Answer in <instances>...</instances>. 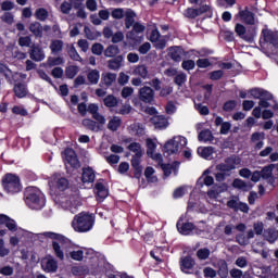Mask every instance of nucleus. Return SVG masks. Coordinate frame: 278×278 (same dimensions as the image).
Masks as SVG:
<instances>
[{
    "mask_svg": "<svg viewBox=\"0 0 278 278\" xmlns=\"http://www.w3.org/2000/svg\"><path fill=\"white\" fill-rule=\"evenodd\" d=\"M25 203L30 210H42L46 205L45 193L36 187L25 189Z\"/></svg>",
    "mask_w": 278,
    "mask_h": 278,
    "instance_id": "f257e3e1",
    "label": "nucleus"
},
{
    "mask_svg": "<svg viewBox=\"0 0 278 278\" xmlns=\"http://www.w3.org/2000/svg\"><path fill=\"white\" fill-rule=\"evenodd\" d=\"M39 236H43L45 238H50L52 241V249L55 257L61 262H64V249L66 244H68V239L61 233L46 231L43 233H39Z\"/></svg>",
    "mask_w": 278,
    "mask_h": 278,
    "instance_id": "f03ea898",
    "label": "nucleus"
},
{
    "mask_svg": "<svg viewBox=\"0 0 278 278\" xmlns=\"http://www.w3.org/2000/svg\"><path fill=\"white\" fill-rule=\"evenodd\" d=\"M72 227L78 233H86L94 227V217L88 213H79L72 220Z\"/></svg>",
    "mask_w": 278,
    "mask_h": 278,
    "instance_id": "7ed1b4c3",
    "label": "nucleus"
},
{
    "mask_svg": "<svg viewBox=\"0 0 278 278\" xmlns=\"http://www.w3.org/2000/svg\"><path fill=\"white\" fill-rule=\"evenodd\" d=\"M128 149L131 153H135L131 159V166L135 168V177L140 179V175H142V165H140L143 155L142 146L138 142H131Z\"/></svg>",
    "mask_w": 278,
    "mask_h": 278,
    "instance_id": "20e7f679",
    "label": "nucleus"
},
{
    "mask_svg": "<svg viewBox=\"0 0 278 278\" xmlns=\"http://www.w3.org/2000/svg\"><path fill=\"white\" fill-rule=\"evenodd\" d=\"M2 188L7 194H18L23 190L21 178L15 174H7L2 178Z\"/></svg>",
    "mask_w": 278,
    "mask_h": 278,
    "instance_id": "39448f33",
    "label": "nucleus"
},
{
    "mask_svg": "<svg viewBox=\"0 0 278 278\" xmlns=\"http://www.w3.org/2000/svg\"><path fill=\"white\" fill-rule=\"evenodd\" d=\"M187 144L188 139H186V137L176 136L165 143L164 152L167 153V155H174L175 153H179Z\"/></svg>",
    "mask_w": 278,
    "mask_h": 278,
    "instance_id": "423d86ee",
    "label": "nucleus"
},
{
    "mask_svg": "<svg viewBox=\"0 0 278 278\" xmlns=\"http://www.w3.org/2000/svg\"><path fill=\"white\" fill-rule=\"evenodd\" d=\"M54 201L59 207H62L63 210H70L72 214L77 212V205H79V202L75 200V197L66 195L64 193L56 195Z\"/></svg>",
    "mask_w": 278,
    "mask_h": 278,
    "instance_id": "0eeeda50",
    "label": "nucleus"
},
{
    "mask_svg": "<svg viewBox=\"0 0 278 278\" xmlns=\"http://www.w3.org/2000/svg\"><path fill=\"white\" fill-rule=\"evenodd\" d=\"M49 186L51 192L60 194V192L68 189V179L60 174H54L49 180Z\"/></svg>",
    "mask_w": 278,
    "mask_h": 278,
    "instance_id": "6e6552de",
    "label": "nucleus"
},
{
    "mask_svg": "<svg viewBox=\"0 0 278 278\" xmlns=\"http://www.w3.org/2000/svg\"><path fill=\"white\" fill-rule=\"evenodd\" d=\"M262 40L269 45V49H271V53L274 55L278 54V35L277 33L268 29L266 26L262 30Z\"/></svg>",
    "mask_w": 278,
    "mask_h": 278,
    "instance_id": "1a4fd4ad",
    "label": "nucleus"
},
{
    "mask_svg": "<svg viewBox=\"0 0 278 278\" xmlns=\"http://www.w3.org/2000/svg\"><path fill=\"white\" fill-rule=\"evenodd\" d=\"M235 21H240L245 25H255L257 23L255 13L251 12L248 7L239 9V12L235 15Z\"/></svg>",
    "mask_w": 278,
    "mask_h": 278,
    "instance_id": "9d476101",
    "label": "nucleus"
},
{
    "mask_svg": "<svg viewBox=\"0 0 278 278\" xmlns=\"http://www.w3.org/2000/svg\"><path fill=\"white\" fill-rule=\"evenodd\" d=\"M235 31L247 42H253V39L257 36L256 28H249L247 30V27H244L242 24H236Z\"/></svg>",
    "mask_w": 278,
    "mask_h": 278,
    "instance_id": "9b49d317",
    "label": "nucleus"
},
{
    "mask_svg": "<svg viewBox=\"0 0 278 278\" xmlns=\"http://www.w3.org/2000/svg\"><path fill=\"white\" fill-rule=\"evenodd\" d=\"M146 144H147V149H148L147 150L148 155L155 162L162 163L164 161L162 157V154L155 152L157 149V143H155V140L148 138L146 140Z\"/></svg>",
    "mask_w": 278,
    "mask_h": 278,
    "instance_id": "f8f14e48",
    "label": "nucleus"
},
{
    "mask_svg": "<svg viewBox=\"0 0 278 278\" xmlns=\"http://www.w3.org/2000/svg\"><path fill=\"white\" fill-rule=\"evenodd\" d=\"M38 236L40 235H36L25 229L18 228V230L16 231V237H11L10 242L13 247H16L21 242L18 238H25L26 240H34L35 238H38Z\"/></svg>",
    "mask_w": 278,
    "mask_h": 278,
    "instance_id": "ddd939ff",
    "label": "nucleus"
},
{
    "mask_svg": "<svg viewBox=\"0 0 278 278\" xmlns=\"http://www.w3.org/2000/svg\"><path fill=\"white\" fill-rule=\"evenodd\" d=\"M150 42L154 45L155 49H166V39L162 37L157 28L151 31Z\"/></svg>",
    "mask_w": 278,
    "mask_h": 278,
    "instance_id": "4468645a",
    "label": "nucleus"
},
{
    "mask_svg": "<svg viewBox=\"0 0 278 278\" xmlns=\"http://www.w3.org/2000/svg\"><path fill=\"white\" fill-rule=\"evenodd\" d=\"M41 268L45 273H58V261L48 256L41 261Z\"/></svg>",
    "mask_w": 278,
    "mask_h": 278,
    "instance_id": "2eb2a0df",
    "label": "nucleus"
},
{
    "mask_svg": "<svg viewBox=\"0 0 278 278\" xmlns=\"http://www.w3.org/2000/svg\"><path fill=\"white\" fill-rule=\"evenodd\" d=\"M29 58L34 62H42L47 54H45V50L40 46L33 45L29 50Z\"/></svg>",
    "mask_w": 278,
    "mask_h": 278,
    "instance_id": "dca6fc26",
    "label": "nucleus"
},
{
    "mask_svg": "<svg viewBox=\"0 0 278 278\" xmlns=\"http://www.w3.org/2000/svg\"><path fill=\"white\" fill-rule=\"evenodd\" d=\"M65 162L70 164L73 168H79V161L77 160V154L74 149L67 148L64 151Z\"/></svg>",
    "mask_w": 278,
    "mask_h": 278,
    "instance_id": "f3484780",
    "label": "nucleus"
},
{
    "mask_svg": "<svg viewBox=\"0 0 278 278\" xmlns=\"http://www.w3.org/2000/svg\"><path fill=\"white\" fill-rule=\"evenodd\" d=\"M155 98V93L151 87H142L139 89V99L143 101V103H151Z\"/></svg>",
    "mask_w": 278,
    "mask_h": 278,
    "instance_id": "a211bd4d",
    "label": "nucleus"
},
{
    "mask_svg": "<svg viewBox=\"0 0 278 278\" xmlns=\"http://www.w3.org/2000/svg\"><path fill=\"white\" fill-rule=\"evenodd\" d=\"M227 191V185L213 186L206 193L207 200L216 201L223 192Z\"/></svg>",
    "mask_w": 278,
    "mask_h": 278,
    "instance_id": "6ab92c4d",
    "label": "nucleus"
},
{
    "mask_svg": "<svg viewBox=\"0 0 278 278\" xmlns=\"http://www.w3.org/2000/svg\"><path fill=\"white\" fill-rule=\"evenodd\" d=\"M150 121L155 129H166L168 127V119L164 115H154Z\"/></svg>",
    "mask_w": 278,
    "mask_h": 278,
    "instance_id": "aec40b11",
    "label": "nucleus"
},
{
    "mask_svg": "<svg viewBox=\"0 0 278 278\" xmlns=\"http://www.w3.org/2000/svg\"><path fill=\"white\" fill-rule=\"evenodd\" d=\"M0 225H5L9 231H18L16 222L4 214H0Z\"/></svg>",
    "mask_w": 278,
    "mask_h": 278,
    "instance_id": "412c9836",
    "label": "nucleus"
},
{
    "mask_svg": "<svg viewBox=\"0 0 278 278\" xmlns=\"http://www.w3.org/2000/svg\"><path fill=\"white\" fill-rule=\"evenodd\" d=\"M250 94L251 97H253V99H267L270 100L273 99V93L264 90V89H260V88H254L250 90Z\"/></svg>",
    "mask_w": 278,
    "mask_h": 278,
    "instance_id": "4be33fe9",
    "label": "nucleus"
},
{
    "mask_svg": "<svg viewBox=\"0 0 278 278\" xmlns=\"http://www.w3.org/2000/svg\"><path fill=\"white\" fill-rule=\"evenodd\" d=\"M168 55L174 60V62H181L185 52L180 47H172L168 49Z\"/></svg>",
    "mask_w": 278,
    "mask_h": 278,
    "instance_id": "5701e85b",
    "label": "nucleus"
},
{
    "mask_svg": "<svg viewBox=\"0 0 278 278\" xmlns=\"http://www.w3.org/2000/svg\"><path fill=\"white\" fill-rule=\"evenodd\" d=\"M176 227L182 236H190V231L194 229V225L192 223H181V219L178 220Z\"/></svg>",
    "mask_w": 278,
    "mask_h": 278,
    "instance_id": "b1692460",
    "label": "nucleus"
},
{
    "mask_svg": "<svg viewBox=\"0 0 278 278\" xmlns=\"http://www.w3.org/2000/svg\"><path fill=\"white\" fill-rule=\"evenodd\" d=\"M96 174L91 167L83 168L81 181L83 184H92L94 181Z\"/></svg>",
    "mask_w": 278,
    "mask_h": 278,
    "instance_id": "393cba45",
    "label": "nucleus"
},
{
    "mask_svg": "<svg viewBox=\"0 0 278 278\" xmlns=\"http://www.w3.org/2000/svg\"><path fill=\"white\" fill-rule=\"evenodd\" d=\"M124 16L126 29H131V27L136 25V12H134L131 9H127Z\"/></svg>",
    "mask_w": 278,
    "mask_h": 278,
    "instance_id": "a878e982",
    "label": "nucleus"
},
{
    "mask_svg": "<svg viewBox=\"0 0 278 278\" xmlns=\"http://www.w3.org/2000/svg\"><path fill=\"white\" fill-rule=\"evenodd\" d=\"M83 126L86 127V129H89V131H93L94 134H99L101 131V125L99 123L90 119V118H85L83 119Z\"/></svg>",
    "mask_w": 278,
    "mask_h": 278,
    "instance_id": "bb28decb",
    "label": "nucleus"
},
{
    "mask_svg": "<svg viewBox=\"0 0 278 278\" xmlns=\"http://www.w3.org/2000/svg\"><path fill=\"white\" fill-rule=\"evenodd\" d=\"M96 194L98 197V201H103L109 193L108 188H105V185L103 182H97L94 186Z\"/></svg>",
    "mask_w": 278,
    "mask_h": 278,
    "instance_id": "cd10ccee",
    "label": "nucleus"
},
{
    "mask_svg": "<svg viewBox=\"0 0 278 278\" xmlns=\"http://www.w3.org/2000/svg\"><path fill=\"white\" fill-rule=\"evenodd\" d=\"M263 238H264V240L269 242V244H275L276 240H278L277 230H275L273 228L265 229L263 232Z\"/></svg>",
    "mask_w": 278,
    "mask_h": 278,
    "instance_id": "c85d7f7f",
    "label": "nucleus"
},
{
    "mask_svg": "<svg viewBox=\"0 0 278 278\" xmlns=\"http://www.w3.org/2000/svg\"><path fill=\"white\" fill-rule=\"evenodd\" d=\"M121 125H123V121L119 116L110 117L109 123L106 125L110 131H118L121 129Z\"/></svg>",
    "mask_w": 278,
    "mask_h": 278,
    "instance_id": "c756f323",
    "label": "nucleus"
},
{
    "mask_svg": "<svg viewBox=\"0 0 278 278\" xmlns=\"http://www.w3.org/2000/svg\"><path fill=\"white\" fill-rule=\"evenodd\" d=\"M132 73L134 75L141 77V79H149V77H151L149 74V67H147V65H137Z\"/></svg>",
    "mask_w": 278,
    "mask_h": 278,
    "instance_id": "7c9ffc66",
    "label": "nucleus"
},
{
    "mask_svg": "<svg viewBox=\"0 0 278 278\" xmlns=\"http://www.w3.org/2000/svg\"><path fill=\"white\" fill-rule=\"evenodd\" d=\"M198 154L200 157L204 160H212V155H214V148L213 147H200L198 148Z\"/></svg>",
    "mask_w": 278,
    "mask_h": 278,
    "instance_id": "2f4dec72",
    "label": "nucleus"
},
{
    "mask_svg": "<svg viewBox=\"0 0 278 278\" xmlns=\"http://www.w3.org/2000/svg\"><path fill=\"white\" fill-rule=\"evenodd\" d=\"M193 266H194V261L192 260V257L186 256V257L181 258L180 268H181L182 273H188V270H191V268H193Z\"/></svg>",
    "mask_w": 278,
    "mask_h": 278,
    "instance_id": "473e14b6",
    "label": "nucleus"
},
{
    "mask_svg": "<svg viewBox=\"0 0 278 278\" xmlns=\"http://www.w3.org/2000/svg\"><path fill=\"white\" fill-rule=\"evenodd\" d=\"M14 92L18 99H24V97H27V85L23 83L16 84L14 86Z\"/></svg>",
    "mask_w": 278,
    "mask_h": 278,
    "instance_id": "72a5a7b5",
    "label": "nucleus"
},
{
    "mask_svg": "<svg viewBox=\"0 0 278 278\" xmlns=\"http://www.w3.org/2000/svg\"><path fill=\"white\" fill-rule=\"evenodd\" d=\"M198 139L200 142H214V135L212 134V130L204 129L200 131Z\"/></svg>",
    "mask_w": 278,
    "mask_h": 278,
    "instance_id": "f704fd0d",
    "label": "nucleus"
},
{
    "mask_svg": "<svg viewBox=\"0 0 278 278\" xmlns=\"http://www.w3.org/2000/svg\"><path fill=\"white\" fill-rule=\"evenodd\" d=\"M108 66L111 71H118L121 66H123V55H118L113 60H109Z\"/></svg>",
    "mask_w": 278,
    "mask_h": 278,
    "instance_id": "c9c22d12",
    "label": "nucleus"
},
{
    "mask_svg": "<svg viewBox=\"0 0 278 278\" xmlns=\"http://www.w3.org/2000/svg\"><path fill=\"white\" fill-rule=\"evenodd\" d=\"M217 275L220 278H227L229 277V266L227 265V262L225 261H219L218 262V271Z\"/></svg>",
    "mask_w": 278,
    "mask_h": 278,
    "instance_id": "e433bc0d",
    "label": "nucleus"
},
{
    "mask_svg": "<svg viewBox=\"0 0 278 278\" xmlns=\"http://www.w3.org/2000/svg\"><path fill=\"white\" fill-rule=\"evenodd\" d=\"M61 64H64V59H62V56H49L46 62V66H49V68L61 66Z\"/></svg>",
    "mask_w": 278,
    "mask_h": 278,
    "instance_id": "4c0bfd02",
    "label": "nucleus"
},
{
    "mask_svg": "<svg viewBox=\"0 0 278 278\" xmlns=\"http://www.w3.org/2000/svg\"><path fill=\"white\" fill-rule=\"evenodd\" d=\"M29 31H31L36 38H42V25L40 23H31L29 26Z\"/></svg>",
    "mask_w": 278,
    "mask_h": 278,
    "instance_id": "58836bf2",
    "label": "nucleus"
},
{
    "mask_svg": "<svg viewBox=\"0 0 278 278\" xmlns=\"http://www.w3.org/2000/svg\"><path fill=\"white\" fill-rule=\"evenodd\" d=\"M51 53L56 55V53H62V49H64V42L62 40H53L50 43Z\"/></svg>",
    "mask_w": 278,
    "mask_h": 278,
    "instance_id": "ea45409f",
    "label": "nucleus"
},
{
    "mask_svg": "<svg viewBox=\"0 0 278 278\" xmlns=\"http://www.w3.org/2000/svg\"><path fill=\"white\" fill-rule=\"evenodd\" d=\"M232 187L237 188L238 190H243V192H249V189L251 188L249 184L240 178L233 180Z\"/></svg>",
    "mask_w": 278,
    "mask_h": 278,
    "instance_id": "a19ab883",
    "label": "nucleus"
},
{
    "mask_svg": "<svg viewBox=\"0 0 278 278\" xmlns=\"http://www.w3.org/2000/svg\"><path fill=\"white\" fill-rule=\"evenodd\" d=\"M0 74L4 75L7 81L9 84H12V77H14V74L12 73V70H9L5 64L0 63Z\"/></svg>",
    "mask_w": 278,
    "mask_h": 278,
    "instance_id": "79ce46f5",
    "label": "nucleus"
},
{
    "mask_svg": "<svg viewBox=\"0 0 278 278\" xmlns=\"http://www.w3.org/2000/svg\"><path fill=\"white\" fill-rule=\"evenodd\" d=\"M144 177L150 184H155L157 181V177L155 176V169L153 167H147L144 170Z\"/></svg>",
    "mask_w": 278,
    "mask_h": 278,
    "instance_id": "37998d69",
    "label": "nucleus"
},
{
    "mask_svg": "<svg viewBox=\"0 0 278 278\" xmlns=\"http://www.w3.org/2000/svg\"><path fill=\"white\" fill-rule=\"evenodd\" d=\"M127 38L131 40V42H135V45H140L144 40V35H140L138 33L129 31L127 34Z\"/></svg>",
    "mask_w": 278,
    "mask_h": 278,
    "instance_id": "c03bdc74",
    "label": "nucleus"
},
{
    "mask_svg": "<svg viewBox=\"0 0 278 278\" xmlns=\"http://www.w3.org/2000/svg\"><path fill=\"white\" fill-rule=\"evenodd\" d=\"M101 78V74L98 70H92L88 73L87 79L90 84H99V79Z\"/></svg>",
    "mask_w": 278,
    "mask_h": 278,
    "instance_id": "a18cd8bd",
    "label": "nucleus"
},
{
    "mask_svg": "<svg viewBox=\"0 0 278 278\" xmlns=\"http://www.w3.org/2000/svg\"><path fill=\"white\" fill-rule=\"evenodd\" d=\"M67 53L71 60H74V62H84V60L81 59V55H79V52H77V49L75 48V46L72 45Z\"/></svg>",
    "mask_w": 278,
    "mask_h": 278,
    "instance_id": "49530a36",
    "label": "nucleus"
},
{
    "mask_svg": "<svg viewBox=\"0 0 278 278\" xmlns=\"http://www.w3.org/2000/svg\"><path fill=\"white\" fill-rule=\"evenodd\" d=\"M102 81L105 86H112V84L116 81V74H114V73L103 74Z\"/></svg>",
    "mask_w": 278,
    "mask_h": 278,
    "instance_id": "de8ad7c7",
    "label": "nucleus"
},
{
    "mask_svg": "<svg viewBox=\"0 0 278 278\" xmlns=\"http://www.w3.org/2000/svg\"><path fill=\"white\" fill-rule=\"evenodd\" d=\"M84 33L88 40H97V38H99V31H97L88 26H85Z\"/></svg>",
    "mask_w": 278,
    "mask_h": 278,
    "instance_id": "09e8293b",
    "label": "nucleus"
},
{
    "mask_svg": "<svg viewBox=\"0 0 278 278\" xmlns=\"http://www.w3.org/2000/svg\"><path fill=\"white\" fill-rule=\"evenodd\" d=\"M79 73V67L76 65H70L65 70V75L68 79H74V77Z\"/></svg>",
    "mask_w": 278,
    "mask_h": 278,
    "instance_id": "8fccbe9b",
    "label": "nucleus"
},
{
    "mask_svg": "<svg viewBox=\"0 0 278 278\" xmlns=\"http://www.w3.org/2000/svg\"><path fill=\"white\" fill-rule=\"evenodd\" d=\"M275 168V165H268L265 166L261 172V177L263 179H270V177H273V169Z\"/></svg>",
    "mask_w": 278,
    "mask_h": 278,
    "instance_id": "3c124183",
    "label": "nucleus"
},
{
    "mask_svg": "<svg viewBox=\"0 0 278 278\" xmlns=\"http://www.w3.org/2000/svg\"><path fill=\"white\" fill-rule=\"evenodd\" d=\"M182 15L185 16V18H197V16H199V11L194 8H188L182 11Z\"/></svg>",
    "mask_w": 278,
    "mask_h": 278,
    "instance_id": "603ef678",
    "label": "nucleus"
},
{
    "mask_svg": "<svg viewBox=\"0 0 278 278\" xmlns=\"http://www.w3.org/2000/svg\"><path fill=\"white\" fill-rule=\"evenodd\" d=\"M211 253H212V251H210V249L202 248V249L197 251V257L202 260V261H205V260L210 258Z\"/></svg>",
    "mask_w": 278,
    "mask_h": 278,
    "instance_id": "864d4df0",
    "label": "nucleus"
},
{
    "mask_svg": "<svg viewBox=\"0 0 278 278\" xmlns=\"http://www.w3.org/2000/svg\"><path fill=\"white\" fill-rule=\"evenodd\" d=\"M225 164L228 165L229 168L235 170L236 166H238V164H240V157L230 156V157L226 159Z\"/></svg>",
    "mask_w": 278,
    "mask_h": 278,
    "instance_id": "5fc2aeb1",
    "label": "nucleus"
},
{
    "mask_svg": "<svg viewBox=\"0 0 278 278\" xmlns=\"http://www.w3.org/2000/svg\"><path fill=\"white\" fill-rule=\"evenodd\" d=\"M118 51L117 46H109L104 51V55L105 58H114V55H118Z\"/></svg>",
    "mask_w": 278,
    "mask_h": 278,
    "instance_id": "6e6d98bb",
    "label": "nucleus"
},
{
    "mask_svg": "<svg viewBox=\"0 0 278 278\" xmlns=\"http://www.w3.org/2000/svg\"><path fill=\"white\" fill-rule=\"evenodd\" d=\"M131 131L136 134V136H143L144 135V125L138 123V124H132L130 126Z\"/></svg>",
    "mask_w": 278,
    "mask_h": 278,
    "instance_id": "4d7b16f0",
    "label": "nucleus"
},
{
    "mask_svg": "<svg viewBox=\"0 0 278 278\" xmlns=\"http://www.w3.org/2000/svg\"><path fill=\"white\" fill-rule=\"evenodd\" d=\"M0 18L2 23H7V25H12L14 23V14L11 12H4Z\"/></svg>",
    "mask_w": 278,
    "mask_h": 278,
    "instance_id": "13d9d810",
    "label": "nucleus"
},
{
    "mask_svg": "<svg viewBox=\"0 0 278 278\" xmlns=\"http://www.w3.org/2000/svg\"><path fill=\"white\" fill-rule=\"evenodd\" d=\"M35 16L38 21H47L49 12L46 9H38L35 13Z\"/></svg>",
    "mask_w": 278,
    "mask_h": 278,
    "instance_id": "bf43d9fd",
    "label": "nucleus"
},
{
    "mask_svg": "<svg viewBox=\"0 0 278 278\" xmlns=\"http://www.w3.org/2000/svg\"><path fill=\"white\" fill-rule=\"evenodd\" d=\"M70 257L75 262H81L84 260V251L77 250L70 252Z\"/></svg>",
    "mask_w": 278,
    "mask_h": 278,
    "instance_id": "052dcab7",
    "label": "nucleus"
},
{
    "mask_svg": "<svg viewBox=\"0 0 278 278\" xmlns=\"http://www.w3.org/2000/svg\"><path fill=\"white\" fill-rule=\"evenodd\" d=\"M117 103H118V100H116L114 96H108L104 99V105H106V108H116Z\"/></svg>",
    "mask_w": 278,
    "mask_h": 278,
    "instance_id": "680f3d73",
    "label": "nucleus"
},
{
    "mask_svg": "<svg viewBox=\"0 0 278 278\" xmlns=\"http://www.w3.org/2000/svg\"><path fill=\"white\" fill-rule=\"evenodd\" d=\"M207 173H210V170H205L204 172V174L200 178V181L202 179L204 186H213L214 185V177L207 176Z\"/></svg>",
    "mask_w": 278,
    "mask_h": 278,
    "instance_id": "e2e57ef3",
    "label": "nucleus"
},
{
    "mask_svg": "<svg viewBox=\"0 0 278 278\" xmlns=\"http://www.w3.org/2000/svg\"><path fill=\"white\" fill-rule=\"evenodd\" d=\"M125 14H126V11L123 9H113L111 12V16L116 20L124 18Z\"/></svg>",
    "mask_w": 278,
    "mask_h": 278,
    "instance_id": "0e129e2a",
    "label": "nucleus"
},
{
    "mask_svg": "<svg viewBox=\"0 0 278 278\" xmlns=\"http://www.w3.org/2000/svg\"><path fill=\"white\" fill-rule=\"evenodd\" d=\"M103 45L101 43H93L91 47V52L93 55H102L103 54Z\"/></svg>",
    "mask_w": 278,
    "mask_h": 278,
    "instance_id": "69168bd1",
    "label": "nucleus"
},
{
    "mask_svg": "<svg viewBox=\"0 0 278 278\" xmlns=\"http://www.w3.org/2000/svg\"><path fill=\"white\" fill-rule=\"evenodd\" d=\"M203 275L205 278H216L217 273L212 267H205L203 269Z\"/></svg>",
    "mask_w": 278,
    "mask_h": 278,
    "instance_id": "338daca9",
    "label": "nucleus"
},
{
    "mask_svg": "<svg viewBox=\"0 0 278 278\" xmlns=\"http://www.w3.org/2000/svg\"><path fill=\"white\" fill-rule=\"evenodd\" d=\"M18 45L20 47H31V37H20Z\"/></svg>",
    "mask_w": 278,
    "mask_h": 278,
    "instance_id": "774afa93",
    "label": "nucleus"
}]
</instances>
